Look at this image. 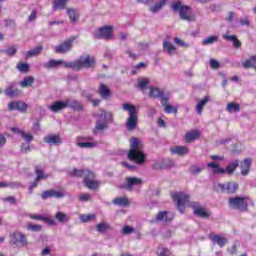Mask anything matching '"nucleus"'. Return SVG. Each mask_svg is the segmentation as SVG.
I'll return each instance as SVG.
<instances>
[{"instance_id":"1","label":"nucleus","mask_w":256,"mask_h":256,"mask_svg":"<svg viewBox=\"0 0 256 256\" xmlns=\"http://www.w3.org/2000/svg\"><path fill=\"white\" fill-rule=\"evenodd\" d=\"M60 65L66 69H74V71H81V69H91L95 67V58L90 55L80 56L79 59L73 62H65L63 60L51 59L43 64L45 69H58Z\"/></svg>"},{"instance_id":"2","label":"nucleus","mask_w":256,"mask_h":256,"mask_svg":"<svg viewBox=\"0 0 256 256\" xmlns=\"http://www.w3.org/2000/svg\"><path fill=\"white\" fill-rule=\"evenodd\" d=\"M143 141L139 138L130 140V150L128 151V159L136 165H143L146 161L145 153L143 152Z\"/></svg>"},{"instance_id":"3","label":"nucleus","mask_w":256,"mask_h":256,"mask_svg":"<svg viewBox=\"0 0 256 256\" xmlns=\"http://www.w3.org/2000/svg\"><path fill=\"white\" fill-rule=\"evenodd\" d=\"M72 177H83V183L87 189L95 191V189H99V181L95 180V172L91 170H79L73 169L70 172Z\"/></svg>"},{"instance_id":"4","label":"nucleus","mask_w":256,"mask_h":256,"mask_svg":"<svg viewBox=\"0 0 256 256\" xmlns=\"http://www.w3.org/2000/svg\"><path fill=\"white\" fill-rule=\"evenodd\" d=\"M97 121L94 128V133L98 131H105L109 128V123H113V114L105 110H101L100 113L96 115Z\"/></svg>"},{"instance_id":"5","label":"nucleus","mask_w":256,"mask_h":256,"mask_svg":"<svg viewBox=\"0 0 256 256\" xmlns=\"http://www.w3.org/2000/svg\"><path fill=\"white\" fill-rule=\"evenodd\" d=\"M123 111H127L129 117L126 121V129L128 131H133L137 127V121H139V117L137 116V108L135 105L131 103H124L122 104Z\"/></svg>"},{"instance_id":"6","label":"nucleus","mask_w":256,"mask_h":256,"mask_svg":"<svg viewBox=\"0 0 256 256\" xmlns=\"http://www.w3.org/2000/svg\"><path fill=\"white\" fill-rule=\"evenodd\" d=\"M172 10L174 13H179L182 21H188V23L195 21V17L191 14V7L183 4L181 1L174 2L172 4Z\"/></svg>"},{"instance_id":"7","label":"nucleus","mask_w":256,"mask_h":256,"mask_svg":"<svg viewBox=\"0 0 256 256\" xmlns=\"http://www.w3.org/2000/svg\"><path fill=\"white\" fill-rule=\"evenodd\" d=\"M9 245L11 247H17L21 249L23 247L29 246V240L27 239V235L22 232L14 231L10 233Z\"/></svg>"},{"instance_id":"8","label":"nucleus","mask_w":256,"mask_h":256,"mask_svg":"<svg viewBox=\"0 0 256 256\" xmlns=\"http://www.w3.org/2000/svg\"><path fill=\"white\" fill-rule=\"evenodd\" d=\"M172 199L174 203H176L179 213L183 215V213H185L187 203H189V194L185 192H174L172 193Z\"/></svg>"},{"instance_id":"9","label":"nucleus","mask_w":256,"mask_h":256,"mask_svg":"<svg viewBox=\"0 0 256 256\" xmlns=\"http://www.w3.org/2000/svg\"><path fill=\"white\" fill-rule=\"evenodd\" d=\"M230 209H237L238 211H247L248 206L245 202V197H232L228 200Z\"/></svg>"},{"instance_id":"10","label":"nucleus","mask_w":256,"mask_h":256,"mask_svg":"<svg viewBox=\"0 0 256 256\" xmlns=\"http://www.w3.org/2000/svg\"><path fill=\"white\" fill-rule=\"evenodd\" d=\"M76 145L80 149H95L99 145V143L93 141V137L88 136L85 137H78L76 140Z\"/></svg>"},{"instance_id":"11","label":"nucleus","mask_w":256,"mask_h":256,"mask_svg":"<svg viewBox=\"0 0 256 256\" xmlns=\"http://www.w3.org/2000/svg\"><path fill=\"white\" fill-rule=\"evenodd\" d=\"M189 206L193 209V213L196 217H202V219H209V217H211V214L205 211V207L201 205V203L191 202Z\"/></svg>"},{"instance_id":"12","label":"nucleus","mask_w":256,"mask_h":256,"mask_svg":"<svg viewBox=\"0 0 256 256\" xmlns=\"http://www.w3.org/2000/svg\"><path fill=\"white\" fill-rule=\"evenodd\" d=\"M95 39H113V26H104L94 33Z\"/></svg>"},{"instance_id":"13","label":"nucleus","mask_w":256,"mask_h":256,"mask_svg":"<svg viewBox=\"0 0 256 256\" xmlns=\"http://www.w3.org/2000/svg\"><path fill=\"white\" fill-rule=\"evenodd\" d=\"M217 189L222 193L233 194L239 190V184L237 182H227L226 184H218Z\"/></svg>"},{"instance_id":"14","label":"nucleus","mask_w":256,"mask_h":256,"mask_svg":"<svg viewBox=\"0 0 256 256\" xmlns=\"http://www.w3.org/2000/svg\"><path fill=\"white\" fill-rule=\"evenodd\" d=\"M143 185V180L137 177H127L126 178V189L128 191H133L135 187H141Z\"/></svg>"},{"instance_id":"15","label":"nucleus","mask_w":256,"mask_h":256,"mask_svg":"<svg viewBox=\"0 0 256 256\" xmlns=\"http://www.w3.org/2000/svg\"><path fill=\"white\" fill-rule=\"evenodd\" d=\"M9 111H20V113H27V104L25 102L13 101L8 104Z\"/></svg>"},{"instance_id":"16","label":"nucleus","mask_w":256,"mask_h":256,"mask_svg":"<svg viewBox=\"0 0 256 256\" xmlns=\"http://www.w3.org/2000/svg\"><path fill=\"white\" fill-rule=\"evenodd\" d=\"M73 39L67 40L62 44H59L58 46L55 47V53H68V51H71L73 47Z\"/></svg>"},{"instance_id":"17","label":"nucleus","mask_w":256,"mask_h":256,"mask_svg":"<svg viewBox=\"0 0 256 256\" xmlns=\"http://www.w3.org/2000/svg\"><path fill=\"white\" fill-rule=\"evenodd\" d=\"M44 142L48 145H61L63 140L59 134H49L44 137Z\"/></svg>"},{"instance_id":"18","label":"nucleus","mask_w":256,"mask_h":256,"mask_svg":"<svg viewBox=\"0 0 256 256\" xmlns=\"http://www.w3.org/2000/svg\"><path fill=\"white\" fill-rule=\"evenodd\" d=\"M173 217V213L168 211H162L156 215V221H160L162 223H171V221H173Z\"/></svg>"},{"instance_id":"19","label":"nucleus","mask_w":256,"mask_h":256,"mask_svg":"<svg viewBox=\"0 0 256 256\" xmlns=\"http://www.w3.org/2000/svg\"><path fill=\"white\" fill-rule=\"evenodd\" d=\"M41 197H42V199H51L53 197L56 199H61V198L65 197V195L63 194V192H60V191L46 190V191L42 192Z\"/></svg>"},{"instance_id":"20","label":"nucleus","mask_w":256,"mask_h":256,"mask_svg":"<svg viewBox=\"0 0 256 256\" xmlns=\"http://www.w3.org/2000/svg\"><path fill=\"white\" fill-rule=\"evenodd\" d=\"M66 101V108L70 107V109H74V111H83V104L81 102L70 98L65 100Z\"/></svg>"},{"instance_id":"21","label":"nucleus","mask_w":256,"mask_h":256,"mask_svg":"<svg viewBox=\"0 0 256 256\" xmlns=\"http://www.w3.org/2000/svg\"><path fill=\"white\" fill-rule=\"evenodd\" d=\"M6 97H17L21 94V91L15 87V83L10 84L4 91Z\"/></svg>"},{"instance_id":"22","label":"nucleus","mask_w":256,"mask_h":256,"mask_svg":"<svg viewBox=\"0 0 256 256\" xmlns=\"http://www.w3.org/2000/svg\"><path fill=\"white\" fill-rule=\"evenodd\" d=\"M207 167L211 169L213 175H225V169L221 168L217 162L207 163Z\"/></svg>"},{"instance_id":"23","label":"nucleus","mask_w":256,"mask_h":256,"mask_svg":"<svg viewBox=\"0 0 256 256\" xmlns=\"http://www.w3.org/2000/svg\"><path fill=\"white\" fill-rule=\"evenodd\" d=\"M163 52L167 53V55H175V51H177V48L175 45L171 44V42L164 40L163 46H162Z\"/></svg>"},{"instance_id":"24","label":"nucleus","mask_w":256,"mask_h":256,"mask_svg":"<svg viewBox=\"0 0 256 256\" xmlns=\"http://www.w3.org/2000/svg\"><path fill=\"white\" fill-rule=\"evenodd\" d=\"M67 15L71 21V23H77L79 21V9L77 8H68L67 9Z\"/></svg>"},{"instance_id":"25","label":"nucleus","mask_w":256,"mask_h":256,"mask_svg":"<svg viewBox=\"0 0 256 256\" xmlns=\"http://www.w3.org/2000/svg\"><path fill=\"white\" fill-rule=\"evenodd\" d=\"M173 155H187L189 153V148L187 146H174L170 149Z\"/></svg>"},{"instance_id":"26","label":"nucleus","mask_w":256,"mask_h":256,"mask_svg":"<svg viewBox=\"0 0 256 256\" xmlns=\"http://www.w3.org/2000/svg\"><path fill=\"white\" fill-rule=\"evenodd\" d=\"M63 109H67L66 100L55 102L50 106V111L53 113H58V111H63Z\"/></svg>"},{"instance_id":"27","label":"nucleus","mask_w":256,"mask_h":256,"mask_svg":"<svg viewBox=\"0 0 256 256\" xmlns=\"http://www.w3.org/2000/svg\"><path fill=\"white\" fill-rule=\"evenodd\" d=\"M241 175L246 176L249 175V171L251 169V159L247 158L240 164Z\"/></svg>"},{"instance_id":"28","label":"nucleus","mask_w":256,"mask_h":256,"mask_svg":"<svg viewBox=\"0 0 256 256\" xmlns=\"http://www.w3.org/2000/svg\"><path fill=\"white\" fill-rule=\"evenodd\" d=\"M55 219L56 221H58V223H61L62 225H65V223H69L70 221L69 215L61 211L56 212Z\"/></svg>"},{"instance_id":"29","label":"nucleus","mask_w":256,"mask_h":256,"mask_svg":"<svg viewBox=\"0 0 256 256\" xmlns=\"http://www.w3.org/2000/svg\"><path fill=\"white\" fill-rule=\"evenodd\" d=\"M69 0H54L53 1V11H63L67 7Z\"/></svg>"},{"instance_id":"30","label":"nucleus","mask_w":256,"mask_h":256,"mask_svg":"<svg viewBox=\"0 0 256 256\" xmlns=\"http://www.w3.org/2000/svg\"><path fill=\"white\" fill-rule=\"evenodd\" d=\"M210 97L205 96L202 100H200L196 105V111L198 115H201L203 113V108L209 103Z\"/></svg>"},{"instance_id":"31","label":"nucleus","mask_w":256,"mask_h":256,"mask_svg":"<svg viewBox=\"0 0 256 256\" xmlns=\"http://www.w3.org/2000/svg\"><path fill=\"white\" fill-rule=\"evenodd\" d=\"M162 93L163 92L159 88L151 86L149 88L148 96L150 97V99H159Z\"/></svg>"},{"instance_id":"32","label":"nucleus","mask_w":256,"mask_h":256,"mask_svg":"<svg viewBox=\"0 0 256 256\" xmlns=\"http://www.w3.org/2000/svg\"><path fill=\"white\" fill-rule=\"evenodd\" d=\"M43 53V46H37L36 48L28 51L26 53V59H31V57H37Z\"/></svg>"},{"instance_id":"33","label":"nucleus","mask_w":256,"mask_h":256,"mask_svg":"<svg viewBox=\"0 0 256 256\" xmlns=\"http://www.w3.org/2000/svg\"><path fill=\"white\" fill-rule=\"evenodd\" d=\"M99 94L101 95L102 99H109L111 96V90L105 84H101L99 87Z\"/></svg>"},{"instance_id":"34","label":"nucleus","mask_w":256,"mask_h":256,"mask_svg":"<svg viewBox=\"0 0 256 256\" xmlns=\"http://www.w3.org/2000/svg\"><path fill=\"white\" fill-rule=\"evenodd\" d=\"M212 243H216V245H219V247H225L227 244V238L221 237L219 235H215L211 237Z\"/></svg>"},{"instance_id":"35","label":"nucleus","mask_w":256,"mask_h":256,"mask_svg":"<svg viewBox=\"0 0 256 256\" xmlns=\"http://www.w3.org/2000/svg\"><path fill=\"white\" fill-rule=\"evenodd\" d=\"M199 138V130H192L185 135V139L188 143L196 141Z\"/></svg>"},{"instance_id":"36","label":"nucleus","mask_w":256,"mask_h":256,"mask_svg":"<svg viewBox=\"0 0 256 256\" xmlns=\"http://www.w3.org/2000/svg\"><path fill=\"white\" fill-rule=\"evenodd\" d=\"M244 69H255L256 67V55L251 56L243 64Z\"/></svg>"},{"instance_id":"37","label":"nucleus","mask_w":256,"mask_h":256,"mask_svg":"<svg viewBox=\"0 0 256 256\" xmlns=\"http://www.w3.org/2000/svg\"><path fill=\"white\" fill-rule=\"evenodd\" d=\"M226 111L228 113H239L241 106L235 102H230L227 104Z\"/></svg>"},{"instance_id":"38","label":"nucleus","mask_w":256,"mask_h":256,"mask_svg":"<svg viewBox=\"0 0 256 256\" xmlns=\"http://www.w3.org/2000/svg\"><path fill=\"white\" fill-rule=\"evenodd\" d=\"M166 4H167V0H160L159 3H156L150 7L151 13H159V11H161V9H163L164 5Z\"/></svg>"},{"instance_id":"39","label":"nucleus","mask_w":256,"mask_h":256,"mask_svg":"<svg viewBox=\"0 0 256 256\" xmlns=\"http://www.w3.org/2000/svg\"><path fill=\"white\" fill-rule=\"evenodd\" d=\"M35 83V78L33 76H27L19 83L20 87L27 88L31 87Z\"/></svg>"},{"instance_id":"40","label":"nucleus","mask_w":256,"mask_h":256,"mask_svg":"<svg viewBox=\"0 0 256 256\" xmlns=\"http://www.w3.org/2000/svg\"><path fill=\"white\" fill-rule=\"evenodd\" d=\"M237 167H239V160H235L234 162L230 163L226 167L225 173H227L228 175H233V173H235V170L237 169Z\"/></svg>"},{"instance_id":"41","label":"nucleus","mask_w":256,"mask_h":256,"mask_svg":"<svg viewBox=\"0 0 256 256\" xmlns=\"http://www.w3.org/2000/svg\"><path fill=\"white\" fill-rule=\"evenodd\" d=\"M35 174H36L37 181H41V179L49 178V174H45V172H43V169H41L39 166L35 167Z\"/></svg>"},{"instance_id":"42","label":"nucleus","mask_w":256,"mask_h":256,"mask_svg":"<svg viewBox=\"0 0 256 256\" xmlns=\"http://www.w3.org/2000/svg\"><path fill=\"white\" fill-rule=\"evenodd\" d=\"M149 83H151V80H149V78H139L137 87L138 89H140V91H145Z\"/></svg>"},{"instance_id":"43","label":"nucleus","mask_w":256,"mask_h":256,"mask_svg":"<svg viewBox=\"0 0 256 256\" xmlns=\"http://www.w3.org/2000/svg\"><path fill=\"white\" fill-rule=\"evenodd\" d=\"M109 229H111V226L107 222H101L96 225V231L98 233H105V231H109Z\"/></svg>"},{"instance_id":"44","label":"nucleus","mask_w":256,"mask_h":256,"mask_svg":"<svg viewBox=\"0 0 256 256\" xmlns=\"http://www.w3.org/2000/svg\"><path fill=\"white\" fill-rule=\"evenodd\" d=\"M26 229L28 231H33L34 233H39L43 229V226L39 224L28 223L26 225Z\"/></svg>"},{"instance_id":"45","label":"nucleus","mask_w":256,"mask_h":256,"mask_svg":"<svg viewBox=\"0 0 256 256\" xmlns=\"http://www.w3.org/2000/svg\"><path fill=\"white\" fill-rule=\"evenodd\" d=\"M114 205H119L120 207H127L129 205V199L127 198H115L113 200Z\"/></svg>"},{"instance_id":"46","label":"nucleus","mask_w":256,"mask_h":256,"mask_svg":"<svg viewBox=\"0 0 256 256\" xmlns=\"http://www.w3.org/2000/svg\"><path fill=\"white\" fill-rule=\"evenodd\" d=\"M219 41V36H209L202 41V45H213Z\"/></svg>"},{"instance_id":"47","label":"nucleus","mask_w":256,"mask_h":256,"mask_svg":"<svg viewBox=\"0 0 256 256\" xmlns=\"http://www.w3.org/2000/svg\"><path fill=\"white\" fill-rule=\"evenodd\" d=\"M95 219V214H82L80 215V220L82 223H89V221H93Z\"/></svg>"},{"instance_id":"48","label":"nucleus","mask_w":256,"mask_h":256,"mask_svg":"<svg viewBox=\"0 0 256 256\" xmlns=\"http://www.w3.org/2000/svg\"><path fill=\"white\" fill-rule=\"evenodd\" d=\"M21 137H22V139H24V141L26 143H31V141H33V139H35L33 134H31L29 132H25V131L22 132Z\"/></svg>"},{"instance_id":"49","label":"nucleus","mask_w":256,"mask_h":256,"mask_svg":"<svg viewBox=\"0 0 256 256\" xmlns=\"http://www.w3.org/2000/svg\"><path fill=\"white\" fill-rule=\"evenodd\" d=\"M201 171H203V167H200L197 165H192L189 168V172L191 173V175H199V173H201Z\"/></svg>"},{"instance_id":"50","label":"nucleus","mask_w":256,"mask_h":256,"mask_svg":"<svg viewBox=\"0 0 256 256\" xmlns=\"http://www.w3.org/2000/svg\"><path fill=\"white\" fill-rule=\"evenodd\" d=\"M16 69L20 71V73H27L29 71V64L27 63H18Z\"/></svg>"},{"instance_id":"51","label":"nucleus","mask_w":256,"mask_h":256,"mask_svg":"<svg viewBox=\"0 0 256 256\" xmlns=\"http://www.w3.org/2000/svg\"><path fill=\"white\" fill-rule=\"evenodd\" d=\"M178 108L175 106H172L171 104H166L164 106L165 113H174V115H177Z\"/></svg>"},{"instance_id":"52","label":"nucleus","mask_w":256,"mask_h":256,"mask_svg":"<svg viewBox=\"0 0 256 256\" xmlns=\"http://www.w3.org/2000/svg\"><path fill=\"white\" fill-rule=\"evenodd\" d=\"M157 255L159 256H170L171 252L167 248L159 247L157 250Z\"/></svg>"},{"instance_id":"53","label":"nucleus","mask_w":256,"mask_h":256,"mask_svg":"<svg viewBox=\"0 0 256 256\" xmlns=\"http://www.w3.org/2000/svg\"><path fill=\"white\" fill-rule=\"evenodd\" d=\"M2 53H5V55H8V57H13V55L17 53V48L10 47V48H7L6 50H2Z\"/></svg>"},{"instance_id":"54","label":"nucleus","mask_w":256,"mask_h":256,"mask_svg":"<svg viewBox=\"0 0 256 256\" xmlns=\"http://www.w3.org/2000/svg\"><path fill=\"white\" fill-rule=\"evenodd\" d=\"M135 232V228L131 227V226H124L122 229V233L124 235H130V233H134Z\"/></svg>"},{"instance_id":"55","label":"nucleus","mask_w":256,"mask_h":256,"mask_svg":"<svg viewBox=\"0 0 256 256\" xmlns=\"http://www.w3.org/2000/svg\"><path fill=\"white\" fill-rule=\"evenodd\" d=\"M42 221H44V223H48V225H51V227H55V225H57V222H55V220L51 217H44Z\"/></svg>"},{"instance_id":"56","label":"nucleus","mask_w":256,"mask_h":256,"mask_svg":"<svg viewBox=\"0 0 256 256\" xmlns=\"http://www.w3.org/2000/svg\"><path fill=\"white\" fill-rule=\"evenodd\" d=\"M174 43L176 45H179V47H189V44L185 43L183 40H181L180 38H174Z\"/></svg>"},{"instance_id":"57","label":"nucleus","mask_w":256,"mask_h":256,"mask_svg":"<svg viewBox=\"0 0 256 256\" xmlns=\"http://www.w3.org/2000/svg\"><path fill=\"white\" fill-rule=\"evenodd\" d=\"M173 236V231H171L170 229H166L162 231V237H164V239H169Z\"/></svg>"},{"instance_id":"58","label":"nucleus","mask_w":256,"mask_h":256,"mask_svg":"<svg viewBox=\"0 0 256 256\" xmlns=\"http://www.w3.org/2000/svg\"><path fill=\"white\" fill-rule=\"evenodd\" d=\"M22 153H29V151H31V147L29 146V143H22L21 147H20Z\"/></svg>"},{"instance_id":"59","label":"nucleus","mask_w":256,"mask_h":256,"mask_svg":"<svg viewBox=\"0 0 256 256\" xmlns=\"http://www.w3.org/2000/svg\"><path fill=\"white\" fill-rule=\"evenodd\" d=\"M222 37L225 41H231L232 43L237 39V35L223 34Z\"/></svg>"},{"instance_id":"60","label":"nucleus","mask_w":256,"mask_h":256,"mask_svg":"<svg viewBox=\"0 0 256 256\" xmlns=\"http://www.w3.org/2000/svg\"><path fill=\"white\" fill-rule=\"evenodd\" d=\"M45 216L39 214H29V218L33 219L34 221H43Z\"/></svg>"},{"instance_id":"61","label":"nucleus","mask_w":256,"mask_h":256,"mask_svg":"<svg viewBox=\"0 0 256 256\" xmlns=\"http://www.w3.org/2000/svg\"><path fill=\"white\" fill-rule=\"evenodd\" d=\"M159 99H161V103H162V106L165 107V105H168L169 104V96H165L163 95V92L161 94V96L159 97Z\"/></svg>"},{"instance_id":"62","label":"nucleus","mask_w":256,"mask_h":256,"mask_svg":"<svg viewBox=\"0 0 256 256\" xmlns=\"http://www.w3.org/2000/svg\"><path fill=\"white\" fill-rule=\"evenodd\" d=\"M8 187H11V189H19V187H23V184H21V182H10L8 183Z\"/></svg>"},{"instance_id":"63","label":"nucleus","mask_w":256,"mask_h":256,"mask_svg":"<svg viewBox=\"0 0 256 256\" xmlns=\"http://www.w3.org/2000/svg\"><path fill=\"white\" fill-rule=\"evenodd\" d=\"M210 67H212L213 69H219L220 64L217 60L211 59L210 60Z\"/></svg>"},{"instance_id":"64","label":"nucleus","mask_w":256,"mask_h":256,"mask_svg":"<svg viewBox=\"0 0 256 256\" xmlns=\"http://www.w3.org/2000/svg\"><path fill=\"white\" fill-rule=\"evenodd\" d=\"M89 199H91V195L90 194H81L79 196V201H89Z\"/></svg>"}]
</instances>
